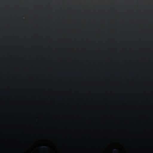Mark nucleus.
<instances>
[{"mask_svg":"<svg viewBox=\"0 0 153 153\" xmlns=\"http://www.w3.org/2000/svg\"><path fill=\"white\" fill-rule=\"evenodd\" d=\"M43 149H45V150H48V148H47V147H46L45 146L43 147Z\"/></svg>","mask_w":153,"mask_h":153,"instance_id":"1","label":"nucleus"},{"mask_svg":"<svg viewBox=\"0 0 153 153\" xmlns=\"http://www.w3.org/2000/svg\"><path fill=\"white\" fill-rule=\"evenodd\" d=\"M113 151H114V152H117V149H115V150H113Z\"/></svg>","mask_w":153,"mask_h":153,"instance_id":"2","label":"nucleus"}]
</instances>
